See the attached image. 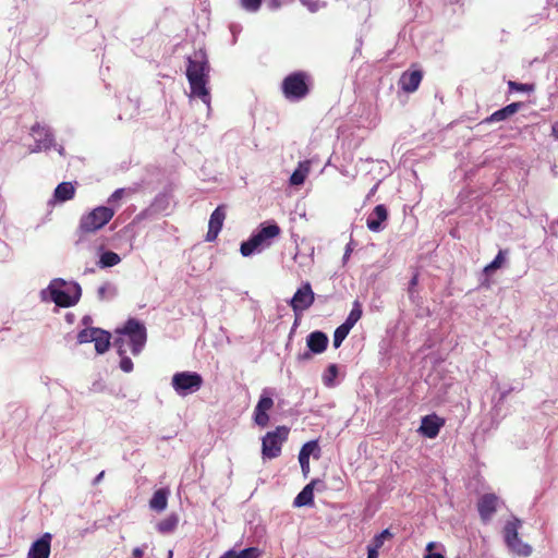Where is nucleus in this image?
Listing matches in <instances>:
<instances>
[{
    "instance_id": "1",
    "label": "nucleus",
    "mask_w": 558,
    "mask_h": 558,
    "mask_svg": "<svg viewBox=\"0 0 558 558\" xmlns=\"http://www.w3.org/2000/svg\"><path fill=\"white\" fill-rule=\"evenodd\" d=\"M210 66L205 51H195L187 57L186 78L190 84L191 95L202 99L208 107L210 95L207 88Z\"/></svg>"
},
{
    "instance_id": "2",
    "label": "nucleus",
    "mask_w": 558,
    "mask_h": 558,
    "mask_svg": "<svg viewBox=\"0 0 558 558\" xmlns=\"http://www.w3.org/2000/svg\"><path fill=\"white\" fill-rule=\"evenodd\" d=\"M119 332L121 336L113 341V347L117 349L118 354H126L128 348H130L133 355H138L147 340L144 324L135 318H130Z\"/></svg>"
},
{
    "instance_id": "3",
    "label": "nucleus",
    "mask_w": 558,
    "mask_h": 558,
    "mask_svg": "<svg viewBox=\"0 0 558 558\" xmlns=\"http://www.w3.org/2000/svg\"><path fill=\"white\" fill-rule=\"evenodd\" d=\"M280 227L275 221L260 223L248 240L241 243L240 252L244 257L260 253L268 248L274 240L279 236Z\"/></svg>"
},
{
    "instance_id": "4",
    "label": "nucleus",
    "mask_w": 558,
    "mask_h": 558,
    "mask_svg": "<svg viewBox=\"0 0 558 558\" xmlns=\"http://www.w3.org/2000/svg\"><path fill=\"white\" fill-rule=\"evenodd\" d=\"M51 301L58 306L70 307L75 305L81 298L82 290L78 283L68 284L63 279H53L47 289Z\"/></svg>"
},
{
    "instance_id": "5",
    "label": "nucleus",
    "mask_w": 558,
    "mask_h": 558,
    "mask_svg": "<svg viewBox=\"0 0 558 558\" xmlns=\"http://www.w3.org/2000/svg\"><path fill=\"white\" fill-rule=\"evenodd\" d=\"M114 210L107 206H98L80 220L78 229L82 233H94L106 226L113 217Z\"/></svg>"
},
{
    "instance_id": "6",
    "label": "nucleus",
    "mask_w": 558,
    "mask_h": 558,
    "mask_svg": "<svg viewBox=\"0 0 558 558\" xmlns=\"http://www.w3.org/2000/svg\"><path fill=\"white\" fill-rule=\"evenodd\" d=\"M306 78L307 75L304 72L289 74L281 85L283 96L290 101H299L305 98L310 93Z\"/></svg>"
},
{
    "instance_id": "7",
    "label": "nucleus",
    "mask_w": 558,
    "mask_h": 558,
    "mask_svg": "<svg viewBox=\"0 0 558 558\" xmlns=\"http://www.w3.org/2000/svg\"><path fill=\"white\" fill-rule=\"evenodd\" d=\"M203 383V377L198 373L190 371L178 372L171 379L172 388L181 397L198 391Z\"/></svg>"
},
{
    "instance_id": "8",
    "label": "nucleus",
    "mask_w": 558,
    "mask_h": 558,
    "mask_svg": "<svg viewBox=\"0 0 558 558\" xmlns=\"http://www.w3.org/2000/svg\"><path fill=\"white\" fill-rule=\"evenodd\" d=\"M289 428L278 426L275 430L268 432L262 439L263 459H275L281 453L282 444L287 440Z\"/></svg>"
},
{
    "instance_id": "9",
    "label": "nucleus",
    "mask_w": 558,
    "mask_h": 558,
    "mask_svg": "<svg viewBox=\"0 0 558 558\" xmlns=\"http://www.w3.org/2000/svg\"><path fill=\"white\" fill-rule=\"evenodd\" d=\"M31 135L35 138V146L29 149L31 153L48 150L54 146V136L47 125L35 123L31 128Z\"/></svg>"
},
{
    "instance_id": "10",
    "label": "nucleus",
    "mask_w": 558,
    "mask_h": 558,
    "mask_svg": "<svg viewBox=\"0 0 558 558\" xmlns=\"http://www.w3.org/2000/svg\"><path fill=\"white\" fill-rule=\"evenodd\" d=\"M274 407V400L271 398V391L269 389H264L260 398L254 409V421L260 426H267L269 422V415L267 412Z\"/></svg>"
},
{
    "instance_id": "11",
    "label": "nucleus",
    "mask_w": 558,
    "mask_h": 558,
    "mask_svg": "<svg viewBox=\"0 0 558 558\" xmlns=\"http://www.w3.org/2000/svg\"><path fill=\"white\" fill-rule=\"evenodd\" d=\"M314 302V292L308 282L303 284L301 288L296 290L293 298L290 301V305L292 310L296 312H302L307 310Z\"/></svg>"
},
{
    "instance_id": "12",
    "label": "nucleus",
    "mask_w": 558,
    "mask_h": 558,
    "mask_svg": "<svg viewBox=\"0 0 558 558\" xmlns=\"http://www.w3.org/2000/svg\"><path fill=\"white\" fill-rule=\"evenodd\" d=\"M225 219L226 207L223 205H220L210 215L206 241L213 242L217 239L219 232L222 229Z\"/></svg>"
},
{
    "instance_id": "13",
    "label": "nucleus",
    "mask_w": 558,
    "mask_h": 558,
    "mask_svg": "<svg viewBox=\"0 0 558 558\" xmlns=\"http://www.w3.org/2000/svg\"><path fill=\"white\" fill-rule=\"evenodd\" d=\"M498 497L494 494L483 495L477 502V510L483 522H488L497 510Z\"/></svg>"
},
{
    "instance_id": "14",
    "label": "nucleus",
    "mask_w": 558,
    "mask_h": 558,
    "mask_svg": "<svg viewBox=\"0 0 558 558\" xmlns=\"http://www.w3.org/2000/svg\"><path fill=\"white\" fill-rule=\"evenodd\" d=\"M388 219V210L385 205H377L369 214L366 220L367 228L373 232H379L385 229V222Z\"/></svg>"
},
{
    "instance_id": "15",
    "label": "nucleus",
    "mask_w": 558,
    "mask_h": 558,
    "mask_svg": "<svg viewBox=\"0 0 558 558\" xmlns=\"http://www.w3.org/2000/svg\"><path fill=\"white\" fill-rule=\"evenodd\" d=\"M444 421L440 420L436 415H426L422 418L421 426L418 428V432L427 437V438H435L440 430V427L442 426Z\"/></svg>"
},
{
    "instance_id": "16",
    "label": "nucleus",
    "mask_w": 558,
    "mask_h": 558,
    "mask_svg": "<svg viewBox=\"0 0 558 558\" xmlns=\"http://www.w3.org/2000/svg\"><path fill=\"white\" fill-rule=\"evenodd\" d=\"M51 535L45 533L39 539L35 541L28 551V558H49Z\"/></svg>"
},
{
    "instance_id": "17",
    "label": "nucleus",
    "mask_w": 558,
    "mask_h": 558,
    "mask_svg": "<svg viewBox=\"0 0 558 558\" xmlns=\"http://www.w3.org/2000/svg\"><path fill=\"white\" fill-rule=\"evenodd\" d=\"M306 345L314 354H320L327 349L328 337L323 331H313L306 338Z\"/></svg>"
},
{
    "instance_id": "18",
    "label": "nucleus",
    "mask_w": 558,
    "mask_h": 558,
    "mask_svg": "<svg viewBox=\"0 0 558 558\" xmlns=\"http://www.w3.org/2000/svg\"><path fill=\"white\" fill-rule=\"evenodd\" d=\"M422 77L423 74L418 70L404 72L399 80V85L404 92L413 93L418 88Z\"/></svg>"
},
{
    "instance_id": "19",
    "label": "nucleus",
    "mask_w": 558,
    "mask_h": 558,
    "mask_svg": "<svg viewBox=\"0 0 558 558\" xmlns=\"http://www.w3.org/2000/svg\"><path fill=\"white\" fill-rule=\"evenodd\" d=\"M522 107V102H512L487 117L483 123H494L507 120Z\"/></svg>"
},
{
    "instance_id": "20",
    "label": "nucleus",
    "mask_w": 558,
    "mask_h": 558,
    "mask_svg": "<svg viewBox=\"0 0 558 558\" xmlns=\"http://www.w3.org/2000/svg\"><path fill=\"white\" fill-rule=\"evenodd\" d=\"M316 481L308 483L294 498V507L311 506L314 501V485Z\"/></svg>"
},
{
    "instance_id": "21",
    "label": "nucleus",
    "mask_w": 558,
    "mask_h": 558,
    "mask_svg": "<svg viewBox=\"0 0 558 558\" xmlns=\"http://www.w3.org/2000/svg\"><path fill=\"white\" fill-rule=\"evenodd\" d=\"M169 490L160 488L156 490L149 500V507L151 510L161 512L167 508Z\"/></svg>"
},
{
    "instance_id": "22",
    "label": "nucleus",
    "mask_w": 558,
    "mask_h": 558,
    "mask_svg": "<svg viewBox=\"0 0 558 558\" xmlns=\"http://www.w3.org/2000/svg\"><path fill=\"white\" fill-rule=\"evenodd\" d=\"M75 187L71 182H62L57 185L53 197L57 202H66L74 197Z\"/></svg>"
},
{
    "instance_id": "23",
    "label": "nucleus",
    "mask_w": 558,
    "mask_h": 558,
    "mask_svg": "<svg viewBox=\"0 0 558 558\" xmlns=\"http://www.w3.org/2000/svg\"><path fill=\"white\" fill-rule=\"evenodd\" d=\"M110 332L98 328L97 335L94 337L95 350L98 354H104L110 347Z\"/></svg>"
},
{
    "instance_id": "24",
    "label": "nucleus",
    "mask_w": 558,
    "mask_h": 558,
    "mask_svg": "<svg viewBox=\"0 0 558 558\" xmlns=\"http://www.w3.org/2000/svg\"><path fill=\"white\" fill-rule=\"evenodd\" d=\"M521 525V521L519 519H514L513 521H509L506 523L504 527V536L506 544L510 543L511 541H517L519 538L518 530Z\"/></svg>"
},
{
    "instance_id": "25",
    "label": "nucleus",
    "mask_w": 558,
    "mask_h": 558,
    "mask_svg": "<svg viewBox=\"0 0 558 558\" xmlns=\"http://www.w3.org/2000/svg\"><path fill=\"white\" fill-rule=\"evenodd\" d=\"M311 456H314L316 459L320 456V448L317 440L305 442L299 452V457H302L303 459L307 458V460H310Z\"/></svg>"
},
{
    "instance_id": "26",
    "label": "nucleus",
    "mask_w": 558,
    "mask_h": 558,
    "mask_svg": "<svg viewBox=\"0 0 558 558\" xmlns=\"http://www.w3.org/2000/svg\"><path fill=\"white\" fill-rule=\"evenodd\" d=\"M178 523V515L172 513L157 524V530L162 534H169L175 530Z\"/></svg>"
},
{
    "instance_id": "27",
    "label": "nucleus",
    "mask_w": 558,
    "mask_h": 558,
    "mask_svg": "<svg viewBox=\"0 0 558 558\" xmlns=\"http://www.w3.org/2000/svg\"><path fill=\"white\" fill-rule=\"evenodd\" d=\"M120 262L121 257L117 253L112 251H107L100 255L98 265L100 268H108L118 265Z\"/></svg>"
},
{
    "instance_id": "28",
    "label": "nucleus",
    "mask_w": 558,
    "mask_h": 558,
    "mask_svg": "<svg viewBox=\"0 0 558 558\" xmlns=\"http://www.w3.org/2000/svg\"><path fill=\"white\" fill-rule=\"evenodd\" d=\"M509 549L514 553L518 556L527 557L532 553V547L525 543H523L520 538H517V541H511L507 544Z\"/></svg>"
},
{
    "instance_id": "29",
    "label": "nucleus",
    "mask_w": 558,
    "mask_h": 558,
    "mask_svg": "<svg viewBox=\"0 0 558 558\" xmlns=\"http://www.w3.org/2000/svg\"><path fill=\"white\" fill-rule=\"evenodd\" d=\"M362 313V305L357 300H355L353 302L352 310L343 324L350 328H353V326L361 319Z\"/></svg>"
},
{
    "instance_id": "30",
    "label": "nucleus",
    "mask_w": 558,
    "mask_h": 558,
    "mask_svg": "<svg viewBox=\"0 0 558 558\" xmlns=\"http://www.w3.org/2000/svg\"><path fill=\"white\" fill-rule=\"evenodd\" d=\"M259 550L256 547H248L240 551L229 550L223 556L225 558H257Z\"/></svg>"
},
{
    "instance_id": "31",
    "label": "nucleus",
    "mask_w": 558,
    "mask_h": 558,
    "mask_svg": "<svg viewBox=\"0 0 558 558\" xmlns=\"http://www.w3.org/2000/svg\"><path fill=\"white\" fill-rule=\"evenodd\" d=\"M351 329L352 328L348 327L344 324H341L340 326H338L336 328V330L333 332V340H332V344L336 349H338L341 345V343L347 338V336L349 335Z\"/></svg>"
},
{
    "instance_id": "32",
    "label": "nucleus",
    "mask_w": 558,
    "mask_h": 558,
    "mask_svg": "<svg viewBox=\"0 0 558 558\" xmlns=\"http://www.w3.org/2000/svg\"><path fill=\"white\" fill-rule=\"evenodd\" d=\"M338 375V366L336 364H330L325 374L323 375V381L326 387H335L336 386V377Z\"/></svg>"
},
{
    "instance_id": "33",
    "label": "nucleus",
    "mask_w": 558,
    "mask_h": 558,
    "mask_svg": "<svg viewBox=\"0 0 558 558\" xmlns=\"http://www.w3.org/2000/svg\"><path fill=\"white\" fill-rule=\"evenodd\" d=\"M505 254H506V252L499 251L498 254L496 255V257L487 266H485L484 272L486 275H490L495 270L500 268L506 259Z\"/></svg>"
},
{
    "instance_id": "34",
    "label": "nucleus",
    "mask_w": 558,
    "mask_h": 558,
    "mask_svg": "<svg viewBox=\"0 0 558 558\" xmlns=\"http://www.w3.org/2000/svg\"><path fill=\"white\" fill-rule=\"evenodd\" d=\"M97 332L98 328L96 327L83 329L77 333V342L80 344L93 342L94 337L95 335H97Z\"/></svg>"
},
{
    "instance_id": "35",
    "label": "nucleus",
    "mask_w": 558,
    "mask_h": 558,
    "mask_svg": "<svg viewBox=\"0 0 558 558\" xmlns=\"http://www.w3.org/2000/svg\"><path fill=\"white\" fill-rule=\"evenodd\" d=\"M168 207V198L165 195H159L155 198L150 207L147 209L150 213H161Z\"/></svg>"
},
{
    "instance_id": "36",
    "label": "nucleus",
    "mask_w": 558,
    "mask_h": 558,
    "mask_svg": "<svg viewBox=\"0 0 558 558\" xmlns=\"http://www.w3.org/2000/svg\"><path fill=\"white\" fill-rule=\"evenodd\" d=\"M390 537H392V533L386 529L373 538V542L369 546L375 549H379L384 545L385 539Z\"/></svg>"
},
{
    "instance_id": "37",
    "label": "nucleus",
    "mask_w": 558,
    "mask_h": 558,
    "mask_svg": "<svg viewBox=\"0 0 558 558\" xmlns=\"http://www.w3.org/2000/svg\"><path fill=\"white\" fill-rule=\"evenodd\" d=\"M263 0H240V5L243 10L255 13L259 10Z\"/></svg>"
},
{
    "instance_id": "38",
    "label": "nucleus",
    "mask_w": 558,
    "mask_h": 558,
    "mask_svg": "<svg viewBox=\"0 0 558 558\" xmlns=\"http://www.w3.org/2000/svg\"><path fill=\"white\" fill-rule=\"evenodd\" d=\"M307 169L298 168L293 171L290 177V183L292 185H300L305 181Z\"/></svg>"
},
{
    "instance_id": "39",
    "label": "nucleus",
    "mask_w": 558,
    "mask_h": 558,
    "mask_svg": "<svg viewBox=\"0 0 558 558\" xmlns=\"http://www.w3.org/2000/svg\"><path fill=\"white\" fill-rule=\"evenodd\" d=\"M508 87L511 92H532L534 89L531 84H523L514 81H509Z\"/></svg>"
},
{
    "instance_id": "40",
    "label": "nucleus",
    "mask_w": 558,
    "mask_h": 558,
    "mask_svg": "<svg viewBox=\"0 0 558 558\" xmlns=\"http://www.w3.org/2000/svg\"><path fill=\"white\" fill-rule=\"evenodd\" d=\"M121 357V361H120V368L124 372V373H130L133 371V362L132 360L126 356L125 354L124 355H120Z\"/></svg>"
},
{
    "instance_id": "41",
    "label": "nucleus",
    "mask_w": 558,
    "mask_h": 558,
    "mask_svg": "<svg viewBox=\"0 0 558 558\" xmlns=\"http://www.w3.org/2000/svg\"><path fill=\"white\" fill-rule=\"evenodd\" d=\"M300 2L307 7V9L311 11V12H316L318 11V9L320 8L319 5V2L318 1H313V0H300Z\"/></svg>"
},
{
    "instance_id": "42",
    "label": "nucleus",
    "mask_w": 558,
    "mask_h": 558,
    "mask_svg": "<svg viewBox=\"0 0 558 558\" xmlns=\"http://www.w3.org/2000/svg\"><path fill=\"white\" fill-rule=\"evenodd\" d=\"M299 462L304 476H306L310 473V460H307V458L303 459L302 457H299Z\"/></svg>"
},
{
    "instance_id": "43",
    "label": "nucleus",
    "mask_w": 558,
    "mask_h": 558,
    "mask_svg": "<svg viewBox=\"0 0 558 558\" xmlns=\"http://www.w3.org/2000/svg\"><path fill=\"white\" fill-rule=\"evenodd\" d=\"M353 246H354V242H353V240H351V241L347 244V246H345V251H344V254H343V257H342V262H343V264H345V263H347V260L350 258V255H351V253H352V251H353Z\"/></svg>"
},
{
    "instance_id": "44",
    "label": "nucleus",
    "mask_w": 558,
    "mask_h": 558,
    "mask_svg": "<svg viewBox=\"0 0 558 558\" xmlns=\"http://www.w3.org/2000/svg\"><path fill=\"white\" fill-rule=\"evenodd\" d=\"M123 194H124L123 189L116 190L109 197V203L117 202L118 199L122 198Z\"/></svg>"
},
{
    "instance_id": "45",
    "label": "nucleus",
    "mask_w": 558,
    "mask_h": 558,
    "mask_svg": "<svg viewBox=\"0 0 558 558\" xmlns=\"http://www.w3.org/2000/svg\"><path fill=\"white\" fill-rule=\"evenodd\" d=\"M108 288H109V286H108V284H104V286H100V287L98 288L97 293H98V298H99L100 300L106 299V293H107Z\"/></svg>"
},
{
    "instance_id": "46",
    "label": "nucleus",
    "mask_w": 558,
    "mask_h": 558,
    "mask_svg": "<svg viewBox=\"0 0 558 558\" xmlns=\"http://www.w3.org/2000/svg\"><path fill=\"white\" fill-rule=\"evenodd\" d=\"M312 354H314L313 352H311L310 350L306 351V352H303V353H300L298 355V360L299 361H308L312 359Z\"/></svg>"
},
{
    "instance_id": "47",
    "label": "nucleus",
    "mask_w": 558,
    "mask_h": 558,
    "mask_svg": "<svg viewBox=\"0 0 558 558\" xmlns=\"http://www.w3.org/2000/svg\"><path fill=\"white\" fill-rule=\"evenodd\" d=\"M367 558H378V549H375L368 545L367 547Z\"/></svg>"
},
{
    "instance_id": "48",
    "label": "nucleus",
    "mask_w": 558,
    "mask_h": 558,
    "mask_svg": "<svg viewBox=\"0 0 558 558\" xmlns=\"http://www.w3.org/2000/svg\"><path fill=\"white\" fill-rule=\"evenodd\" d=\"M268 7L271 9V10H277L281 7V1L280 0H269L268 1Z\"/></svg>"
},
{
    "instance_id": "49",
    "label": "nucleus",
    "mask_w": 558,
    "mask_h": 558,
    "mask_svg": "<svg viewBox=\"0 0 558 558\" xmlns=\"http://www.w3.org/2000/svg\"><path fill=\"white\" fill-rule=\"evenodd\" d=\"M143 555H144V550L140 547L134 548L132 551L133 558H142Z\"/></svg>"
},
{
    "instance_id": "50",
    "label": "nucleus",
    "mask_w": 558,
    "mask_h": 558,
    "mask_svg": "<svg viewBox=\"0 0 558 558\" xmlns=\"http://www.w3.org/2000/svg\"><path fill=\"white\" fill-rule=\"evenodd\" d=\"M105 476V471H101L93 481V485L99 484Z\"/></svg>"
},
{
    "instance_id": "51",
    "label": "nucleus",
    "mask_w": 558,
    "mask_h": 558,
    "mask_svg": "<svg viewBox=\"0 0 558 558\" xmlns=\"http://www.w3.org/2000/svg\"><path fill=\"white\" fill-rule=\"evenodd\" d=\"M551 135L558 140V122H555L551 125Z\"/></svg>"
},
{
    "instance_id": "52",
    "label": "nucleus",
    "mask_w": 558,
    "mask_h": 558,
    "mask_svg": "<svg viewBox=\"0 0 558 558\" xmlns=\"http://www.w3.org/2000/svg\"><path fill=\"white\" fill-rule=\"evenodd\" d=\"M425 558H445V557L440 553H428L427 555H425Z\"/></svg>"
},
{
    "instance_id": "53",
    "label": "nucleus",
    "mask_w": 558,
    "mask_h": 558,
    "mask_svg": "<svg viewBox=\"0 0 558 558\" xmlns=\"http://www.w3.org/2000/svg\"><path fill=\"white\" fill-rule=\"evenodd\" d=\"M417 283V276H413V278L411 279L410 281V288H409V292L411 293L412 292V288L415 287Z\"/></svg>"
},
{
    "instance_id": "54",
    "label": "nucleus",
    "mask_w": 558,
    "mask_h": 558,
    "mask_svg": "<svg viewBox=\"0 0 558 558\" xmlns=\"http://www.w3.org/2000/svg\"><path fill=\"white\" fill-rule=\"evenodd\" d=\"M57 150H58L59 155L64 156V148H63V146L57 147Z\"/></svg>"
},
{
    "instance_id": "55",
    "label": "nucleus",
    "mask_w": 558,
    "mask_h": 558,
    "mask_svg": "<svg viewBox=\"0 0 558 558\" xmlns=\"http://www.w3.org/2000/svg\"><path fill=\"white\" fill-rule=\"evenodd\" d=\"M89 320H90V317H88V316H85V317L83 318V323H84V324H87Z\"/></svg>"
},
{
    "instance_id": "56",
    "label": "nucleus",
    "mask_w": 558,
    "mask_h": 558,
    "mask_svg": "<svg viewBox=\"0 0 558 558\" xmlns=\"http://www.w3.org/2000/svg\"><path fill=\"white\" fill-rule=\"evenodd\" d=\"M433 546H434V543H429V544L427 545L426 549H427V550H430V549L433 548Z\"/></svg>"
},
{
    "instance_id": "57",
    "label": "nucleus",
    "mask_w": 558,
    "mask_h": 558,
    "mask_svg": "<svg viewBox=\"0 0 558 558\" xmlns=\"http://www.w3.org/2000/svg\"><path fill=\"white\" fill-rule=\"evenodd\" d=\"M45 294H46V290H43V291H41V298H43V300H45Z\"/></svg>"
},
{
    "instance_id": "58",
    "label": "nucleus",
    "mask_w": 558,
    "mask_h": 558,
    "mask_svg": "<svg viewBox=\"0 0 558 558\" xmlns=\"http://www.w3.org/2000/svg\"><path fill=\"white\" fill-rule=\"evenodd\" d=\"M376 190V185L371 190L369 195L373 194Z\"/></svg>"
},
{
    "instance_id": "59",
    "label": "nucleus",
    "mask_w": 558,
    "mask_h": 558,
    "mask_svg": "<svg viewBox=\"0 0 558 558\" xmlns=\"http://www.w3.org/2000/svg\"><path fill=\"white\" fill-rule=\"evenodd\" d=\"M171 556H172V551L169 553V558H171Z\"/></svg>"
}]
</instances>
